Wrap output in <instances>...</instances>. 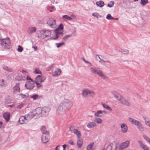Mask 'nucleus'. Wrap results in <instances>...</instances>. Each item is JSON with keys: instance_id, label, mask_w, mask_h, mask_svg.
<instances>
[{"instance_id": "obj_10", "label": "nucleus", "mask_w": 150, "mask_h": 150, "mask_svg": "<svg viewBox=\"0 0 150 150\" xmlns=\"http://www.w3.org/2000/svg\"><path fill=\"white\" fill-rule=\"evenodd\" d=\"M130 141L126 140L125 142L121 143L119 147V150H123L124 149L128 147L129 145Z\"/></svg>"}, {"instance_id": "obj_43", "label": "nucleus", "mask_w": 150, "mask_h": 150, "mask_svg": "<svg viewBox=\"0 0 150 150\" xmlns=\"http://www.w3.org/2000/svg\"><path fill=\"white\" fill-rule=\"evenodd\" d=\"M65 43L64 42L62 43H55V45L57 48L62 47L65 45Z\"/></svg>"}, {"instance_id": "obj_3", "label": "nucleus", "mask_w": 150, "mask_h": 150, "mask_svg": "<svg viewBox=\"0 0 150 150\" xmlns=\"http://www.w3.org/2000/svg\"><path fill=\"white\" fill-rule=\"evenodd\" d=\"M81 95L84 98H86L88 97L89 95L91 97H93L95 95V93L93 91L86 88L83 90Z\"/></svg>"}, {"instance_id": "obj_33", "label": "nucleus", "mask_w": 150, "mask_h": 150, "mask_svg": "<svg viewBox=\"0 0 150 150\" xmlns=\"http://www.w3.org/2000/svg\"><path fill=\"white\" fill-rule=\"evenodd\" d=\"M43 30L44 31V34L45 38L51 35V32L50 30L45 29Z\"/></svg>"}, {"instance_id": "obj_32", "label": "nucleus", "mask_w": 150, "mask_h": 150, "mask_svg": "<svg viewBox=\"0 0 150 150\" xmlns=\"http://www.w3.org/2000/svg\"><path fill=\"white\" fill-rule=\"evenodd\" d=\"M41 130L42 133V134H49V132L46 130V129L45 126H42L41 128Z\"/></svg>"}, {"instance_id": "obj_59", "label": "nucleus", "mask_w": 150, "mask_h": 150, "mask_svg": "<svg viewBox=\"0 0 150 150\" xmlns=\"http://www.w3.org/2000/svg\"><path fill=\"white\" fill-rule=\"evenodd\" d=\"M68 143L69 144H70L72 145L74 144V143L71 140H69L68 141Z\"/></svg>"}, {"instance_id": "obj_53", "label": "nucleus", "mask_w": 150, "mask_h": 150, "mask_svg": "<svg viewBox=\"0 0 150 150\" xmlns=\"http://www.w3.org/2000/svg\"><path fill=\"white\" fill-rule=\"evenodd\" d=\"M143 137L144 139L148 142L150 143V139L148 137L145 135H143Z\"/></svg>"}, {"instance_id": "obj_45", "label": "nucleus", "mask_w": 150, "mask_h": 150, "mask_svg": "<svg viewBox=\"0 0 150 150\" xmlns=\"http://www.w3.org/2000/svg\"><path fill=\"white\" fill-rule=\"evenodd\" d=\"M71 37V35H67L65 36L63 38H62V40L64 41H67L69 38H70Z\"/></svg>"}, {"instance_id": "obj_60", "label": "nucleus", "mask_w": 150, "mask_h": 150, "mask_svg": "<svg viewBox=\"0 0 150 150\" xmlns=\"http://www.w3.org/2000/svg\"><path fill=\"white\" fill-rule=\"evenodd\" d=\"M68 146L66 144H64L62 145V147H63V150H66V147L67 146Z\"/></svg>"}, {"instance_id": "obj_24", "label": "nucleus", "mask_w": 150, "mask_h": 150, "mask_svg": "<svg viewBox=\"0 0 150 150\" xmlns=\"http://www.w3.org/2000/svg\"><path fill=\"white\" fill-rule=\"evenodd\" d=\"M120 100V102L122 104H124L127 106H129L130 105V103L124 97H122Z\"/></svg>"}, {"instance_id": "obj_55", "label": "nucleus", "mask_w": 150, "mask_h": 150, "mask_svg": "<svg viewBox=\"0 0 150 150\" xmlns=\"http://www.w3.org/2000/svg\"><path fill=\"white\" fill-rule=\"evenodd\" d=\"M110 3L112 4H108L107 5L110 8L113 7L114 4V2L113 1H111Z\"/></svg>"}, {"instance_id": "obj_56", "label": "nucleus", "mask_w": 150, "mask_h": 150, "mask_svg": "<svg viewBox=\"0 0 150 150\" xmlns=\"http://www.w3.org/2000/svg\"><path fill=\"white\" fill-rule=\"evenodd\" d=\"M21 73H22L23 74H25L26 76H28V72L24 70H22L21 71H20ZM27 76H26L27 77Z\"/></svg>"}, {"instance_id": "obj_40", "label": "nucleus", "mask_w": 150, "mask_h": 150, "mask_svg": "<svg viewBox=\"0 0 150 150\" xmlns=\"http://www.w3.org/2000/svg\"><path fill=\"white\" fill-rule=\"evenodd\" d=\"M101 63L103 64H104L105 65H109L110 64V62L109 60H105L103 59H102L101 62Z\"/></svg>"}, {"instance_id": "obj_4", "label": "nucleus", "mask_w": 150, "mask_h": 150, "mask_svg": "<svg viewBox=\"0 0 150 150\" xmlns=\"http://www.w3.org/2000/svg\"><path fill=\"white\" fill-rule=\"evenodd\" d=\"M26 79L27 81L25 84V87L27 89L29 90L33 89L35 86L34 81L30 77L28 76L26 77Z\"/></svg>"}, {"instance_id": "obj_22", "label": "nucleus", "mask_w": 150, "mask_h": 150, "mask_svg": "<svg viewBox=\"0 0 150 150\" xmlns=\"http://www.w3.org/2000/svg\"><path fill=\"white\" fill-rule=\"evenodd\" d=\"M25 116L28 122L35 116L32 112H30L28 114L25 115Z\"/></svg>"}, {"instance_id": "obj_35", "label": "nucleus", "mask_w": 150, "mask_h": 150, "mask_svg": "<svg viewBox=\"0 0 150 150\" xmlns=\"http://www.w3.org/2000/svg\"><path fill=\"white\" fill-rule=\"evenodd\" d=\"M94 122L100 124H101L103 122L102 119L97 117H95L94 119Z\"/></svg>"}, {"instance_id": "obj_19", "label": "nucleus", "mask_w": 150, "mask_h": 150, "mask_svg": "<svg viewBox=\"0 0 150 150\" xmlns=\"http://www.w3.org/2000/svg\"><path fill=\"white\" fill-rule=\"evenodd\" d=\"M121 132L123 133H126L128 130V127L127 125L125 123H122L120 125Z\"/></svg>"}, {"instance_id": "obj_36", "label": "nucleus", "mask_w": 150, "mask_h": 150, "mask_svg": "<svg viewBox=\"0 0 150 150\" xmlns=\"http://www.w3.org/2000/svg\"><path fill=\"white\" fill-rule=\"evenodd\" d=\"M102 105L103 107L107 110L110 112L112 111V109L111 108H110L109 106H108V105L105 104V103H102Z\"/></svg>"}, {"instance_id": "obj_31", "label": "nucleus", "mask_w": 150, "mask_h": 150, "mask_svg": "<svg viewBox=\"0 0 150 150\" xmlns=\"http://www.w3.org/2000/svg\"><path fill=\"white\" fill-rule=\"evenodd\" d=\"M138 142L140 146L144 150H149L147 146L143 144L141 141L139 140L138 141Z\"/></svg>"}, {"instance_id": "obj_5", "label": "nucleus", "mask_w": 150, "mask_h": 150, "mask_svg": "<svg viewBox=\"0 0 150 150\" xmlns=\"http://www.w3.org/2000/svg\"><path fill=\"white\" fill-rule=\"evenodd\" d=\"M0 43L2 47L5 48H8L11 45L9 39L8 38L0 39Z\"/></svg>"}, {"instance_id": "obj_57", "label": "nucleus", "mask_w": 150, "mask_h": 150, "mask_svg": "<svg viewBox=\"0 0 150 150\" xmlns=\"http://www.w3.org/2000/svg\"><path fill=\"white\" fill-rule=\"evenodd\" d=\"M3 69L7 71H11V69H9L8 67H5L3 68Z\"/></svg>"}, {"instance_id": "obj_7", "label": "nucleus", "mask_w": 150, "mask_h": 150, "mask_svg": "<svg viewBox=\"0 0 150 150\" xmlns=\"http://www.w3.org/2000/svg\"><path fill=\"white\" fill-rule=\"evenodd\" d=\"M63 29V25L61 24L57 28L55 29V36L53 37L52 39L55 40L58 38L59 36V34L62 33Z\"/></svg>"}, {"instance_id": "obj_51", "label": "nucleus", "mask_w": 150, "mask_h": 150, "mask_svg": "<svg viewBox=\"0 0 150 150\" xmlns=\"http://www.w3.org/2000/svg\"><path fill=\"white\" fill-rule=\"evenodd\" d=\"M4 81L3 79L0 80V86H3L5 85Z\"/></svg>"}, {"instance_id": "obj_20", "label": "nucleus", "mask_w": 150, "mask_h": 150, "mask_svg": "<svg viewBox=\"0 0 150 150\" xmlns=\"http://www.w3.org/2000/svg\"><path fill=\"white\" fill-rule=\"evenodd\" d=\"M38 38L43 39L45 38L44 35V31L43 30H40L38 32Z\"/></svg>"}, {"instance_id": "obj_54", "label": "nucleus", "mask_w": 150, "mask_h": 150, "mask_svg": "<svg viewBox=\"0 0 150 150\" xmlns=\"http://www.w3.org/2000/svg\"><path fill=\"white\" fill-rule=\"evenodd\" d=\"M96 58L97 60L99 62L101 63L102 59L99 55H97L96 56Z\"/></svg>"}, {"instance_id": "obj_63", "label": "nucleus", "mask_w": 150, "mask_h": 150, "mask_svg": "<svg viewBox=\"0 0 150 150\" xmlns=\"http://www.w3.org/2000/svg\"><path fill=\"white\" fill-rule=\"evenodd\" d=\"M60 147V146L58 145L56 147H55V150H59L58 149H59V148Z\"/></svg>"}, {"instance_id": "obj_1", "label": "nucleus", "mask_w": 150, "mask_h": 150, "mask_svg": "<svg viewBox=\"0 0 150 150\" xmlns=\"http://www.w3.org/2000/svg\"><path fill=\"white\" fill-rule=\"evenodd\" d=\"M90 72L91 73L93 74H97L102 79H108V77L105 75L102 71L99 70H97L95 67H91L90 69Z\"/></svg>"}, {"instance_id": "obj_28", "label": "nucleus", "mask_w": 150, "mask_h": 150, "mask_svg": "<svg viewBox=\"0 0 150 150\" xmlns=\"http://www.w3.org/2000/svg\"><path fill=\"white\" fill-rule=\"evenodd\" d=\"M19 122L21 124L26 123L28 122L25 116H22L19 118Z\"/></svg>"}, {"instance_id": "obj_44", "label": "nucleus", "mask_w": 150, "mask_h": 150, "mask_svg": "<svg viewBox=\"0 0 150 150\" xmlns=\"http://www.w3.org/2000/svg\"><path fill=\"white\" fill-rule=\"evenodd\" d=\"M138 129L141 131H143L144 130V128L142 126V124L140 122L139 124L137 126Z\"/></svg>"}, {"instance_id": "obj_42", "label": "nucleus", "mask_w": 150, "mask_h": 150, "mask_svg": "<svg viewBox=\"0 0 150 150\" xmlns=\"http://www.w3.org/2000/svg\"><path fill=\"white\" fill-rule=\"evenodd\" d=\"M33 73L35 74H42V72L38 68H36L35 69L34 71H33Z\"/></svg>"}, {"instance_id": "obj_2", "label": "nucleus", "mask_w": 150, "mask_h": 150, "mask_svg": "<svg viewBox=\"0 0 150 150\" xmlns=\"http://www.w3.org/2000/svg\"><path fill=\"white\" fill-rule=\"evenodd\" d=\"M60 104L66 107L67 110H69L72 106L73 102L70 100L64 98L62 99Z\"/></svg>"}, {"instance_id": "obj_64", "label": "nucleus", "mask_w": 150, "mask_h": 150, "mask_svg": "<svg viewBox=\"0 0 150 150\" xmlns=\"http://www.w3.org/2000/svg\"><path fill=\"white\" fill-rule=\"evenodd\" d=\"M32 47L34 49L35 51H36L37 50V47H34L33 46Z\"/></svg>"}, {"instance_id": "obj_6", "label": "nucleus", "mask_w": 150, "mask_h": 150, "mask_svg": "<svg viewBox=\"0 0 150 150\" xmlns=\"http://www.w3.org/2000/svg\"><path fill=\"white\" fill-rule=\"evenodd\" d=\"M66 110V108H63V106L60 104L56 108V114L58 115H62L65 113Z\"/></svg>"}, {"instance_id": "obj_30", "label": "nucleus", "mask_w": 150, "mask_h": 150, "mask_svg": "<svg viewBox=\"0 0 150 150\" xmlns=\"http://www.w3.org/2000/svg\"><path fill=\"white\" fill-rule=\"evenodd\" d=\"M16 79L18 81H24L25 79V77L23 76L21 74H19L16 77Z\"/></svg>"}, {"instance_id": "obj_48", "label": "nucleus", "mask_w": 150, "mask_h": 150, "mask_svg": "<svg viewBox=\"0 0 150 150\" xmlns=\"http://www.w3.org/2000/svg\"><path fill=\"white\" fill-rule=\"evenodd\" d=\"M106 18L107 19L110 20L114 19V18L112 17L110 14H108L106 17Z\"/></svg>"}, {"instance_id": "obj_41", "label": "nucleus", "mask_w": 150, "mask_h": 150, "mask_svg": "<svg viewBox=\"0 0 150 150\" xmlns=\"http://www.w3.org/2000/svg\"><path fill=\"white\" fill-rule=\"evenodd\" d=\"M120 52L123 54H127L129 53V50L127 49H123L120 50Z\"/></svg>"}, {"instance_id": "obj_47", "label": "nucleus", "mask_w": 150, "mask_h": 150, "mask_svg": "<svg viewBox=\"0 0 150 150\" xmlns=\"http://www.w3.org/2000/svg\"><path fill=\"white\" fill-rule=\"evenodd\" d=\"M148 3V0H141V4L144 6Z\"/></svg>"}, {"instance_id": "obj_26", "label": "nucleus", "mask_w": 150, "mask_h": 150, "mask_svg": "<svg viewBox=\"0 0 150 150\" xmlns=\"http://www.w3.org/2000/svg\"><path fill=\"white\" fill-rule=\"evenodd\" d=\"M37 28L35 27H30L28 28V33L29 34H31L36 32Z\"/></svg>"}, {"instance_id": "obj_29", "label": "nucleus", "mask_w": 150, "mask_h": 150, "mask_svg": "<svg viewBox=\"0 0 150 150\" xmlns=\"http://www.w3.org/2000/svg\"><path fill=\"white\" fill-rule=\"evenodd\" d=\"M77 138L78 139L77 141V145L78 148H81L83 144V140L80 137Z\"/></svg>"}, {"instance_id": "obj_12", "label": "nucleus", "mask_w": 150, "mask_h": 150, "mask_svg": "<svg viewBox=\"0 0 150 150\" xmlns=\"http://www.w3.org/2000/svg\"><path fill=\"white\" fill-rule=\"evenodd\" d=\"M69 130L73 133L76 134L77 138H79L81 137V134L80 132L78 129H76L74 126H71L69 127Z\"/></svg>"}, {"instance_id": "obj_9", "label": "nucleus", "mask_w": 150, "mask_h": 150, "mask_svg": "<svg viewBox=\"0 0 150 150\" xmlns=\"http://www.w3.org/2000/svg\"><path fill=\"white\" fill-rule=\"evenodd\" d=\"M47 24L51 28H54L56 27L55 20L53 18L48 19L47 21Z\"/></svg>"}, {"instance_id": "obj_11", "label": "nucleus", "mask_w": 150, "mask_h": 150, "mask_svg": "<svg viewBox=\"0 0 150 150\" xmlns=\"http://www.w3.org/2000/svg\"><path fill=\"white\" fill-rule=\"evenodd\" d=\"M42 108H38L32 112L35 116H42Z\"/></svg>"}, {"instance_id": "obj_25", "label": "nucleus", "mask_w": 150, "mask_h": 150, "mask_svg": "<svg viewBox=\"0 0 150 150\" xmlns=\"http://www.w3.org/2000/svg\"><path fill=\"white\" fill-rule=\"evenodd\" d=\"M86 126L88 128L91 129L94 127H96V125L95 122H89L87 124Z\"/></svg>"}, {"instance_id": "obj_21", "label": "nucleus", "mask_w": 150, "mask_h": 150, "mask_svg": "<svg viewBox=\"0 0 150 150\" xmlns=\"http://www.w3.org/2000/svg\"><path fill=\"white\" fill-rule=\"evenodd\" d=\"M61 72V71L60 69L56 68L52 72V75L54 76H59Z\"/></svg>"}, {"instance_id": "obj_34", "label": "nucleus", "mask_w": 150, "mask_h": 150, "mask_svg": "<svg viewBox=\"0 0 150 150\" xmlns=\"http://www.w3.org/2000/svg\"><path fill=\"white\" fill-rule=\"evenodd\" d=\"M41 96H39L38 94H35L31 96L30 98L33 99V100H38L41 98Z\"/></svg>"}, {"instance_id": "obj_14", "label": "nucleus", "mask_w": 150, "mask_h": 150, "mask_svg": "<svg viewBox=\"0 0 150 150\" xmlns=\"http://www.w3.org/2000/svg\"><path fill=\"white\" fill-rule=\"evenodd\" d=\"M46 79V77L42 75H38L35 78V82L39 83H42Z\"/></svg>"}, {"instance_id": "obj_8", "label": "nucleus", "mask_w": 150, "mask_h": 150, "mask_svg": "<svg viewBox=\"0 0 150 150\" xmlns=\"http://www.w3.org/2000/svg\"><path fill=\"white\" fill-rule=\"evenodd\" d=\"M117 146L115 142H114L105 147L102 150H115L117 149Z\"/></svg>"}, {"instance_id": "obj_61", "label": "nucleus", "mask_w": 150, "mask_h": 150, "mask_svg": "<svg viewBox=\"0 0 150 150\" xmlns=\"http://www.w3.org/2000/svg\"><path fill=\"white\" fill-rule=\"evenodd\" d=\"M20 95L21 96V97L22 98H25L26 97V96L25 95H23L22 94H20Z\"/></svg>"}, {"instance_id": "obj_27", "label": "nucleus", "mask_w": 150, "mask_h": 150, "mask_svg": "<svg viewBox=\"0 0 150 150\" xmlns=\"http://www.w3.org/2000/svg\"><path fill=\"white\" fill-rule=\"evenodd\" d=\"M10 113L9 112H6L3 114L4 118L6 121H8L10 120Z\"/></svg>"}, {"instance_id": "obj_13", "label": "nucleus", "mask_w": 150, "mask_h": 150, "mask_svg": "<svg viewBox=\"0 0 150 150\" xmlns=\"http://www.w3.org/2000/svg\"><path fill=\"white\" fill-rule=\"evenodd\" d=\"M13 94H17L20 93V85L18 83H16L13 88Z\"/></svg>"}, {"instance_id": "obj_46", "label": "nucleus", "mask_w": 150, "mask_h": 150, "mask_svg": "<svg viewBox=\"0 0 150 150\" xmlns=\"http://www.w3.org/2000/svg\"><path fill=\"white\" fill-rule=\"evenodd\" d=\"M92 16L96 17L97 18H98L99 17L100 18L101 17V16L100 15L99 13L95 12L92 14Z\"/></svg>"}, {"instance_id": "obj_58", "label": "nucleus", "mask_w": 150, "mask_h": 150, "mask_svg": "<svg viewBox=\"0 0 150 150\" xmlns=\"http://www.w3.org/2000/svg\"><path fill=\"white\" fill-rule=\"evenodd\" d=\"M35 82L38 88H39L42 86L40 84V83L37 82Z\"/></svg>"}, {"instance_id": "obj_39", "label": "nucleus", "mask_w": 150, "mask_h": 150, "mask_svg": "<svg viewBox=\"0 0 150 150\" xmlns=\"http://www.w3.org/2000/svg\"><path fill=\"white\" fill-rule=\"evenodd\" d=\"M62 18L63 19L64 21H69L71 20L72 19V18L71 17H70V16L67 15H64L62 17Z\"/></svg>"}, {"instance_id": "obj_50", "label": "nucleus", "mask_w": 150, "mask_h": 150, "mask_svg": "<svg viewBox=\"0 0 150 150\" xmlns=\"http://www.w3.org/2000/svg\"><path fill=\"white\" fill-rule=\"evenodd\" d=\"M25 105V104L24 103H21L20 105H19L17 106V108H18V109H20L21 108L23 107Z\"/></svg>"}, {"instance_id": "obj_16", "label": "nucleus", "mask_w": 150, "mask_h": 150, "mask_svg": "<svg viewBox=\"0 0 150 150\" xmlns=\"http://www.w3.org/2000/svg\"><path fill=\"white\" fill-rule=\"evenodd\" d=\"M107 113V112L104 110H99L95 112L94 114V115L97 117H101L103 116L102 114H105Z\"/></svg>"}, {"instance_id": "obj_15", "label": "nucleus", "mask_w": 150, "mask_h": 150, "mask_svg": "<svg viewBox=\"0 0 150 150\" xmlns=\"http://www.w3.org/2000/svg\"><path fill=\"white\" fill-rule=\"evenodd\" d=\"M42 116H44L48 115L50 109L49 107H44L42 108Z\"/></svg>"}, {"instance_id": "obj_23", "label": "nucleus", "mask_w": 150, "mask_h": 150, "mask_svg": "<svg viewBox=\"0 0 150 150\" xmlns=\"http://www.w3.org/2000/svg\"><path fill=\"white\" fill-rule=\"evenodd\" d=\"M129 121L132 124L137 126L140 122L139 121L131 117L128 118Z\"/></svg>"}, {"instance_id": "obj_18", "label": "nucleus", "mask_w": 150, "mask_h": 150, "mask_svg": "<svg viewBox=\"0 0 150 150\" xmlns=\"http://www.w3.org/2000/svg\"><path fill=\"white\" fill-rule=\"evenodd\" d=\"M49 135L46 134L42 135L41 137V141L43 143H45L49 141Z\"/></svg>"}, {"instance_id": "obj_17", "label": "nucleus", "mask_w": 150, "mask_h": 150, "mask_svg": "<svg viewBox=\"0 0 150 150\" xmlns=\"http://www.w3.org/2000/svg\"><path fill=\"white\" fill-rule=\"evenodd\" d=\"M111 93L114 96V97L117 100L120 102L121 101L120 99H121L122 97H123L116 91H112Z\"/></svg>"}, {"instance_id": "obj_38", "label": "nucleus", "mask_w": 150, "mask_h": 150, "mask_svg": "<svg viewBox=\"0 0 150 150\" xmlns=\"http://www.w3.org/2000/svg\"><path fill=\"white\" fill-rule=\"evenodd\" d=\"M93 143H91L89 144L86 147L87 150H94L93 148Z\"/></svg>"}, {"instance_id": "obj_52", "label": "nucleus", "mask_w": 150, "mask_h": 150, "mask_svg": "<svg viewBox=\"0 0 150 150\" xmlns=\"http://www.w3.org/2000/svg\"><path fill=\"white\" fill-rule=\"evenodd\" d=\"M18 48L17 49V50L19 52H21L23 50V47L20 45H18Z\"/></svg>"}, {"instance_id": "obj_49", "label": "nucleus", "mask_w": 150, "mask_h": 150, "mask_svg": "<svg viewBox=\"0 0 150 150\" xmlns=\"http://www.w3.org/2000/svg\"><path fill=\"white\" fill-rule=\"evenodd\" d=\"M144 120L146 125L150 127V120H148L145 118L144 119Z\"/></svg>"}, {"instance_id": "obj_62", "label": "nucleus", "mask_w": 150, "mask_h": 150, "mask_svg": "<svg viewBox=\"0 0 150 150\" xmlns=\"http://www.w3.org/2000/svg\"><path fill=\"white\" fill-rule=\"evenodd\" d=\"M3 127V122H0V128H2Z\"/></svg>"}, {"instance_id": "obj_37", "label": "nucleus", "mask_w": 150, "mask_h": 150, "mask_svg": "<svg viewBox=\"0 0 150 150\" xmlns=\"http://www.w3.org/2000/svg\"><path fill=\"white\" fill-rule=\"evenodd\" d=\"M96 4L97 6L100 7H103L104 4V2L102 1H100L96 2Z\"/></svg>"}]
</instances>
